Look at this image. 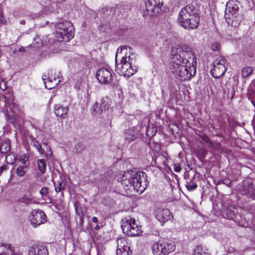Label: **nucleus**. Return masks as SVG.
<instances>
[{
    "label": "nucleus",
    "mask_w": 255,
    "mask_h": 255,
    "mask_svg": "<svg viewBox=\"0 0 255 255\" xmlns=\"http://www.w3.org/2000/svg\"><path fill=\"white\" fill-rule=\"evenodd\" d=\"M227 62L224 57H219L215 60L212 63V68L210 72L215 78H219L226 72L227 68Z\"/></svg>",
    "instance_id": "7"
},
{
    "label": "nucleus",
    "mask_w": 255,
    "mask_h": 255,
    "mask_svg": "<svg viewBox=\"0 0 255 255\" xmlns=\"http://www.w3.org/2000/svg\"><path fill=\"white\" fill-rule=\"evenodd\" d=\"M10 150V142L8 140L0 141V152L2 154L8 153Z\"/></svg>",
    "instance_id": "24"
},
{
    "label": "nucleus",
    "mask_w": 255,
    "mask_h": 255,
    "mask_svg": "<svg viewBox=\"0 0 255 255\" xmlns=\"http://www.w3.org/2000/svg\"><path fill=\"white\" fill-rule=\"evenodd\" d=\"M42 80L46 89H52L54 88L60 82L56 78L47 77L46 75L42 77Z\"/></svg>",
    "instance_id": "19"
},
{
    "label": "nucleus",
    "mask_w": 255,
    "mask_h": 255,
    "mask_svg": "<svg viewBox=\"0 0 255 255\" xmlns=\"http://www.w3.org/2000/svg\"><path fill=\"white\" fill-rule=\"evenodd\" d=\"M156 218L160 223H165L173 217L169 209L159 208L154 211Z\"/></svg>",
    "instance_id": "13"
},
{
    "label": "nucleus",
    "mask_w": 255,
    "mask_h": 255,
    "mask_svg": "<svg viewBox=\"0 0 255 255\" xmlns=\"http://www.w3.org/2000/svg\"><path fill=\"white\" fill-rule=\"evenodd\" d=\"M8 166L7 165H3L0 167V176L3 173H5L8 170Z\"/></svg>",
    "instance_id": "37"
},
{
    "label": "nucleus",
    "mask_w": 255,
    "mask_h": 255,
    "mask_svg": "<svg viewBox=\"0 0 255 255\" xmlns=\"http://www.w3.org/2000/svg\"><path fill=\"white\" fill-rule=\"evenodd\" d=\"M96 77L100 83L104 84H110L113 80L111 71L106 68L99 69L96 73Z\"/></svg>",
    "instance_id": "12"
},
{
    "label": "nucleus",
    "mask_w": 255,
    "mask_h": 255,
    "mask_svg": "<svg viewBox=\"0 0 255 255\" xmlns=\"http://www.w3.org/2000/svg\"><path fill=\"white\" fill-rule=\"evenodd\" d=\"M55 190L56 192L62 191L65 189V183L63 180L58 182L57 184H54Z\"/></svg>",
    "instance_id": "30"
},
{
    "label": "nucleus",
    "mask_w": 255,
    "mask_h": 255,
    "mask_svg": "<svg viewBox=\"0 0 255 255\" xmlns=\"http://www.w3.org/2000/svg\"><path fill=\"white\" fill-rule=\"evenodd\" d=\"M220 45L218 43H214L212 44V49L213 51H216L219 49Z\"/></svg>",
    "instance_id": "42"
},
{
    "label": "nucleus",
    "mask_w": 255,
    "mask_h": 255,
    "mask_svg": "<svg viewBox=\"0 0 255 255\" xmlns=\"http://www.w3.org/2000/svg\"><path fill=\"white\" fill-rule=\"evenodd\" d=\"M117 241L118 245L117 250L125 251H131L129 248V243L126 238H121L117 239Z\"/></svg>",
    "instance_id": "22"
},
{
    "label": "nucleus",
    "mask_w": 255,
    "mask_h": 255,
    "mask_svg": "<svg viewBox=\"0 0 255 255\" xmlns=\"http://www.w3.org/2000/svg\"><path fill=\"white\" fill-rule=\"evenodd\" d=\"M237 213V208L233 206H229L226 209L223 216L229 220H235Z\"/></svg>",
    "instance_id": "20"
},
{
    "label": "nucleus",
    "mask_w": 255,
    "mask_h": 255,
    "mask_svg": "<svg viewBox=\"0 0 255 255\" xmlns=\"http://www.w3.org/2000/svg\"><path fill=\"white\" fill-rule=\"evenodd\" d=\"M119 52L118 49L116 54V72L119 75L124 77H129L134 75L138 68L136 60L130 56H123L120 63L117 62V57Z\"/></svg>",
    "instance_id": "4"
},
{
    "label": "nucleus",
    "mask_w": 255,
    "mask_h": 255,
    "mask_svg": "<svg viewBox=\"0 0 255 255\" xmlns=\"http://www.w3.org/2000/svg\"><path fill=\"white\" fill-rule=\"evenodd\" d=\"M109 108L108 99L106 98H102L99 101L96 102L91 108L92 114L93 116L98 114L101 115L105 113Z\"/></svg>",
    "instance_id": "11"
},
{
    "label": "nucleus",
    "mask_w": 255,
    "mask_h": 255,
    "mask_svg": "<svg viewBox=\"0 0 255 255\" xmlns=\"http://www.w3.org/2000/svg\"><path fill=\"white\" fill-rule=\"evenodd\" d=\"M178 21L179 24L185 29H195L199 25L200 18L193 6L187 5L180 10Z\"/></svg>",
    "instance_id": "3"
},
{
    "label": "nucleus",
    "mask_w": 255,
    "mask_h": 255,
    "mask_svg": "<svg viewBox=\"0 0 255 255\" xmlns=\"http://www.w3.org/2000/svg\"><path fill=\"white\" fill-rule=\"evenodd\" d=\"M20 161L23 164H25L27 160V157L26 155H24L23 157L21 156L19 159Z\"/></svg>",
    "instance_id": "44"
},
{
    "label": "nucleus",
    "mask_w": 255,
    "mask_h": 255,
    "mask_svg": "<svg viewBox=\"0 0 255 255\" xmlns=\"http://www.w3.org/2000/svg\"><path fill=\"white\" fill-rule=\"evenodd\" d=\"M170 64V69L178 81L189 80L196 74L197 59L192 48L187 45L172 49Z\"/></svg>",
    "instance_id": "1"
},
{
    "label": "nucleus",
    "mask_w": 255,
    "mask_h": 255,
    "mask_svg": "<svg viewBox=\"0 0 255 255\" xmlns=\"http://www.w3.org/2000/svg\"><path fill=\"white\" fill-rule=\"evenodd\" d=\"M200 137L206 143L209 144L211 142L210 139L206 134H202L200 135Z\"/></svg>",
    "instance_id": "40"
},
{
    "label": "nucleus",
    "mask_w": 255,
    "mask_h": 255,
    "mask_svg": "<svg viewBox=\"0 0 255 255\" xmlns=\"http://www.w3.org/2000/svg\"><path fill=\"white\" fill-rule=\"evenodd\" d=\"M239 10L240 8L238 3L234 1H228L227 3L225 11V17L241 14V13H239Z\"/></svg>",
    "instance_id": "14"
},
{
    "label": "nucleus",
    "mask_w": 255,
    "mask_h": 255,
    "mask_svg": "<svg viewBox=\"0 0 255 255\" xmlns=\"http://www.w3.org/2000/svg\"><path fill=\"white\" fill-rule=\"evenodd\" d=\"M10 255H14V253L13 254H10Z\"/></svg>",
    "instance_id": "56"
},
{
    "label": "nucleus",
    "mask_w": 255,
    "mask_h": 255,
    "mask_svg": "<svg viewBox=\"0 0 255 255\" xmlns=\"http://www.w3.org/2000/svg\"><path fill=\"white\" fill-rule=\"evenodd\" d=\"M150 128H148V129H147V131H146L147 135V136H150V134H149V132L150 131Z\"/></svg>",
    "instance_id": "49"
},
{
    "label": "nucleus",
    "mask_w": 255,
    "mask_h": 255,
    "mask_svg": "<svg viewBox=\"0 0 255 255\" xmlns=\"http://www.w3.org/2000/svg\"><path fill=\"white\" fill-rule=\"evenodd\" d=\"M0 246L4 248V250H5V252H6V253H5L6 254V255L7 254V255L13 254L14 253V251H15L14 248L13 247H12L9 244L5 243H1V244L0 245Z\"/></svg>",
    "instance_id": "27"
},
{
    "label": "nucleus",
    "mask_w": 255,
    "mask_h": 255,
    "mask_svg": "<svg viewBox=\"0 0 255 255\" xmlns=\"http://www.w3.org/2000/svg\"><path fill=\"white\" fill-rule=\"evenodd\" d=\"M55 114L57 117H59L61 118H65L67 116V113L68 110V108L63 107L61 105H56L54 108Z\"/></svg>",
    "instance_id": "21"
},
{
    "label": "nucleus",
    "mask_w": 255,
    "mask_h": 255,
    "mask_svg": "<svg viewBox=\"0 0 255 255\" xmlns=\"http://www.w3.org/2000/svg\"><path fill=\"white\" fill-rule=\"evenodd\" d=\"M149 145L150 148H151L150 143H149Z\"/></svg>",
    "instance_id": "55"
},
{
    "label": "nucleus",
    "mask_w": 255,
    "mask_h": 255,
    "mask_svg": "<svg viewBox=\"0 0 255 255\" xmlns=\"http://www.w3.org/2000/svg\"><path fill=\"white\" fill-rule=\"evenodd\" d=\"M0 87L1 89L3 90H4L6 89V86L4 84V88H2L1 87V84H0Z\"/></svg>",
    "instance_id": "48"
},
{
    "label": "nucleus",
    "mask_w": 255,
    "mask_h": 255,
    "mask_svg": "<svg viewBox=\"0 0 255 255\" xmlns=\"http://www.w3.org/2000/svg\"><path fill=\"white\" fill-rule=\"evenodd\" d=\"M28 255H48L47 248L42 245H34L29 248Z\"/></svg>",
    "instance_id": "16"
},
{
    "label": "nucleus",
    "mask_w": 255,
    "mask_h": 255,
    "mask_svg": "<svg viewBox=\"0 0 255 255\" xmlns=\"http://www.w3.org/2000/svg\"><path fill=\"white\" fill-rule=\"evenodd\" d=\"M27 167L26 166H19L16 169V174L18 177H22L26 173Z\"/></svg>",
    "instance_id": "28"
},
{
    "label": "nucleus",
    "mask_w": 255,
    "mask_h": 255,
    "mask_svg": "<svg viewBox=\"0 0 255 255\" xmlns=\"http://www.w3.org/2000/svg\"><path fill=\"white\" fill-rule=\"evenodd\" d=\"M116 7H110L108 6H106L101 9V13L104 16L113 15L116 13Z\"/></svg>",
    "instance_id": "25"
},
{
    "label": "nucleus",
    "mask_w": 255,
    "mask_h": 255,
    "mask_svg": "<svg viewBox=\"0 0 255 255\" xmlns=\"http://www.w3.org/2000/svg\"><path fill=\"white\" fill-rule=\"evenodd\" d=\"M235 91L234 88L232 87L231 89H229L228 95L229 96L231 95V99H232L234 96Z\"/></svg>",
    "instance_id": "43"
},
{
    "label": "nucleus",
    "mask_w": 255,
    "mask_h": 255,
    "mask_svg": "<svg viewBox=\"0 0 255 255\" xmlns=\"http://www.w3.org/2000/svg\"><path fill=\"white\" fill-rule=\"evenodd\" d=\"M175 249V244L173 242H158L155 243L152 246L154 255H168Z\"/></svg>",
    "instance_id": "6"
},
{
    "label": "nucleus",
    "mask_w": 255,
    "mask_h": 255,
    "mask_svg": "<svg viewBox=\"0 0 255 255\" xmlns=\"http://www.w3.org/2000/svg\"><path fill=\"white\" fill-rule=\"evenodd\" d=\"M29 218L32 226L34 228H36L46 222V216L44 212L39 209H36L32 211Z\"/></svg>",
    "instance_id": "9"
},
{
    "label": "nucleus",
    "mask_w": 255,
    "mask_h": 255,
    "mask_svg": "<svg viewBox=\"0 0 255 255\" xmlns=\"http://www.w3.org/2000/svg\"><path fill=\"white\" fill-rule=\"evenodd\" d=\"M245 210L253 214V217L255 219V204L247 206L245 207Z\"/></svg>",
    "instance_id": "33"
},
{
    "label": "nucleus",
    "mask_w": 255,
    "mask_h": 255,
    "mask_svg": "<svg viewBox=\"0 0 255 255\" xmlns=\"http://www.w3.org/2000/svg\"><path fill=\"white\" fill-rule=\"evenodd\" d=\"M48 193V188L47 187H43L40 191V194L42 196H45Z\"/></svg>",
    "instance_id": "38"
},
{
    "label": "nucleus",
    "mask_w": 255,
    "mask_h": 255,
    "mask_svg": "<svg viewBox=\"0 0 255 255\" xmlns=\"http://www.w3.org/2000/svg\"><path fill=\"white\" fill-rule=\"evenodd\" d=\"M131 253V251H125L120 250H117V255H130Z\"/></svg>",
    "instance_id": "36"
},
{
    "label": "nucleus",
    "mask_w": 255,
    "mask_h": 255,
    "mask_svg": "<svg viewBox=\"0 0 255 255\" xmlns=\"http://www.w3.org/2000/svg\"><path fill=\"white\" fill-rule=\"evenodd\" d=\"M80 223H81V225L83 224V219L82 218L80 220Z\"/></svg>",
    "instance_id": "53"
},
{
    "label": "nucleus",
    "mask_w": 255,
    "mask_h": 255,
    "mask_svg": "<svg viewBox=\"0 0 255 255\" xmlns=\"http://www.w3.org/2000/svg\"><path fill=\"white\" fill-rule=\"evenodd\" d=\"M185 186L189 191H194L197 188V184L192 181H187Z\"/></svg>",
    "instance_id": "31"
},
{
    "label": "nucleus",
    "mask_w": 255,
    "mask_h": 255,
    "mask_svg": "<svg viewBox=\"0 0 255 255\" xmlns=\"http://www.w3.org/2000/svg\"><path fill=\"white\" fill-rule=\"evenodd\" d=\"M4 21V18L3 17V14L0 11V23L3 22Z\"/></svg>",
    "instance_id": "46"
},
{
    "label": "nucleus",
    "mask_w": 255,
    "mask_h": 255,
    "mask_svg": "<svg viewBox=\"0 0 255 255\" xmlns=\"http://www.w3.org/2000/svg\"><path fill=\"white\" fill-rule=\"evenodd\" d=\"M254 255H255V254Z\"/></svg>",
    "instance_id": "57"
},
{
    "label": "nucleus",
    "mask_w": 255,
    "mask_h": 255,
    "mask_svg": "<svg viewBox=\"0 0 255 255\" xmlns=\"http://www.w3.org/2000/svg\"><path fill=\"white\" fill-rule=\"evenodd\" d=\"M37 164L39 171L42 174L44 173L46 170V162L45 160L43 159H38L37 160Z\"/></svg>",
    "instance_id": "26"
},
{
    "label": "nucleus",
    "mask_w": 255,
    "mask_h": 255,
    "mask_svg": "<svg viewBox=\"0 0 255 255\" xmlns=\"http://www.w3.org/2000/svg\"><path fill=\"white\" fill-rule=\"evenodd\" d=\"M174 170L176 172H179L181 170V167L179 165L175 164L174 165Z\"/></svg>",
    "instance_id": "45"
},
{
    "label": "nucleus",
    "mask_w": 255,
    "mask_h": 255,
    "mask_svg": "<svg viewBox=\"0 0 255 255\" xmlns=\"http://www.w3.org/2000/svg\"><path fill=\"white\" fill-rule=\"evenodd\" d=\"M193 255H211V253L208 248L201 244L195 247Z\"/></svg>",
    "instance_id": "23"
},
{
    "label": "nucleus",
    "mask_w": 255,
    "mask_h": 255,
    "mask_svg": "<svg viewBox=\"0 0 255 255\" xmlns=\"http://www.w3.org/2000/svg\"><path fill=\"white\" fill-rule=\"evenodd\" d=\"M32 142L33 146L36 148L40 153L42 154L44 153V150L42 148L41 145L37 140H33Z\"/></svg>",
    "instance_id": "32"
},
{
    "label": "nucleus",
    "mask_w": 255,
    "mask_h": 255,
    "mask_svg": "<svg viewBox=\"0 0 255 255\" xmlns=\"http://www.w3.org/2000/svg\"><path fill=\"white\" fill-rule=\"evenodd\" d=\"M74 27L69 21H60L55 25V36L59 41L67 42L74 36Z\"/></svg>",
    "instance_id": "5"
},
{
    "label": "nucleus",
    "mask_w": 255,
    "mask_h": 255,
    "mask_svg": "<svg viewBox=\"0 0 255 255\" xmlns=\"http://www.w3.org/2000/svg\"><path fill=\"white\" fill-rule=\"evenodd\" d=\"M147 14L150 16H154L161 11L163 3L155 0H146L145 1Z\"/></svg>",
    "instance_id": "10"
},
{
    "label": "nucleus",
    "mask_w": 255,
    "mask_h": 255,
    "mask_svg": "<svg viewBox=\"0 0 255 255\" xmlns=\"http://www.w3.org/2000/svg\"><path fill=\"white\" fill-rule=\"evenodd\" d=\"M253 68L252 67H246L243 68L242 71V75L243 78H247L251 75L253 72Z\"/></svg>",
    "instance_id": "29"
},
{
    "label": "nucleus",
    "mask_w": 255,
    "mask_h": 255,
    "mask_svg": "<svg viewBox=\"0 0 255 255\" xmlns=\"http://www.w3.org/2000/svg\"><path fill=\"white\" fill-rule=\"evenodd\" d=\"M226 22L229 25L234 27H239L244 19L243 14H239L233 16H227L225 18Z\"/></svg>",
    "instance_id": "18"
},
{
    "label": "nucleus",
    "mask_w": 255,
    "mask_h": 255,
    "mask_svg": "<svg viewBox=\"0 0 255 255\" xmlns=\"http://www.w3.org/2000/svg\"><path fill=\"white\" fill-rule=\"evenodd\" d=\"M100 226H99L98 225H97L95 227V229L96 230H98L99 229H100Z\"/></svg>",
    "instance_id": "50"
},
{
    "label": "nucleus",
    "mask_w": 255,
    "mask_h": 255,
    "mask_svg": "<svg viewBox=\"0 0 255 255\" xmlns=\"http://www.w3.org/2000/svg\"><path fill=\"white\" fill-rule=\"evenodd\" d=\"M45 144L47 146L46 150L47 151V152L45 153L44 156L46 158H49L51 156L52 152L51 150L50 147L49 146H47V144Z\"/></svg>",
    "instance_id": "39"
},
{
    "label": "nucleus",
    "mask_w": 255,
    "mask_h": 255,
    "mask_svg": "<svg viewBox=\"0 0 255 255\" xmlns=\"http://www.w3.org/2000/svg\"><path fill=\"white\" fill-rule=\"evenodd\" d=\"M240 193L242 195L246 196L249 199H255V188L252 184L244 185L241 189Z\"/></svg>",
    "instance_id": "17"
},
{
    "label": "nucleus",
    "mask_w": 255,
    "mask_h": 255,
    "mask_svg": "<svg viewBox=\"0 0 255 255\" xmlns=\"http://www.w3.org/2000/svg\"><path fill=\"white\" fill-rule=\"evenodd\" d=\"M0 255H6V254L3 252L2 253H0Z\"/></svg>",
    "instance_id": "52"
},
{
    "label": "nucleus",
    "mask_w": 255,
    "mask_h": 255,
    "mask_svg": "<svg viewBox=\"0 0 255 255\" xmlns=\"http://www.w3.org/2000/svg\"><path fill=\"white\" fill-rule=\"evenodd\" d=\"M207 151L203 148L200 149L197 152V155L198 158L203 159L205 157L207 154Z\"/></svg>",
    "instance_id": "34"
},
{
    "label": "nucleus",
    "mask_w": 255,
    "mask_h": 255,
    "mask_svg": "<svg viewBox=\"0 0 255 255\" xmlns=\"http://www.w3.org/2000/svg\"><path fill=\"white\" fill-rule=\"evenodd\" d=\"M139 134V130L136 128L126 129L124 132L126 143L128 144L136 139Z\"/></svg>",
    "instance_id": "15"
},
{
    "label": "nucleus",
    "mask_w": 255,
    "mask_h": 255,
    "mask_svg": "<svg viewBox=\"0 0 255 255\" xmlns=\"http://www.w3.org/2000/svg\"><path fill=\"white\" fill-rule=\"evenodd\" d=\"M81 146H82V144H80V143H78L76 145V147L77 148V147H80Z\"/></svg>",
    "instance_id": "51"
},
{
    "label": "nucleus",
    "mask_w": 255,
    "mask_h": 255,
    "mask_svg": "<svg viewBox=\"0 0 255 255\" xmlns=\"http://www.w3.org/2000/svg\"><path fill=\"white\" fill-rule=\"evenodd\" d=\"M154 134H155V132L153 134H152L151 135H153Z\"/></svg>",
    "instance_id": "54"
},
{
    "label": "nucleus",
    "mask_w": 255,
    "mask_h": 255,
    "mask_svg": "<svg viewBox=\"0 0 255 255\" xmlns=\"http://www.w3.org/2000/svg\"><path fill=\"white\" fill-rule=\"evenodd\" d=\"M209 146L212 149H219L221 146V144L219 142L211 141V142L209 144Z\"/></svg>",
    "instance_id": "35"
},
{
    "label": "nucleus",
    "mask_w": 255,
    "mask_h": 255,
    "mask_svg": "<svg viewBox=\"0 0 255 255\" xmlns=\"http://www.w3.org/2000/svg\"><path fill=\"white\" fill-rule=\"evenodd\" d=\"M120 179L125 190H133L141 194L147 186L146 174L143 171L128 170L124 172Z\"/></svg>",
    "instance_id": "2"
},
{
    "label": "nucleus",
    "mask_w": 255,
    "mask_h": 255,
    "mask_svg": "<svg viewBox=\"0 0 255 255\" xmlns=\"http://www.w3.org/2000/svg\"><path fill=\"white\" fill-rule=\"evenodd\" d=\"M8 106L10 110L11 111L12 113H14V109L17 108V106L12 102L11 103L8 104Z\"/></svg>",
    "instance_id": "41"
},
{
    "label": "nucleus",
    "mask_w": 255,
    "mask_h": 255,
    "mask_svg": "<svg viewBox=\"0 0 255 255\" xmlns=\"http://www.w3.org/2000/svg\"><path fill=\"white\" fill-rule=\"evenodd\" d=\"M123 233L128 236H136L140 235L142 231L141 227L135 223L134 219H126L122 225Z\"/></svg>",
    "instance_id": "8"
},
{
    "label": "nucleus",
    "mask_w": 255,
    "mask_h": 255,
    "mask_svg": "<svg viewBox=\"0 0 255 255\" xmlns=\"http://www.w3.org/2000/svg\"><path fill=\"white\" fill-rule=\"evenodd\" d=\"M92 221L93 222L96 223H98V218L96 217H93L92 218Z\"/></svg>",
    "instance_id": "47"
}]
</instances>
